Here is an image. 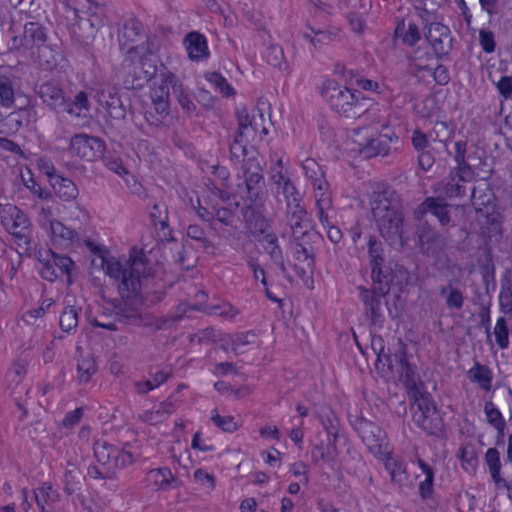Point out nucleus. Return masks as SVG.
Returning a JSON list of instances; mask_svg holds the SVG:
<instances>
[{"label": "nucleus", "mask_w": 512, "mask_h": 512, "mask_svg": "<svg viewBox=\"0 0 512 512\" xmlns=\"http://www.w3.org/2000/svg\"><path fill=\"white\" fill-rule=\"evenodd\" d=\"M321 96L332 110L346 118H365L371 123H380L377 105L362 96L360 91L342 86L336 80L326 79L323 82Z\"/></svg>", "instance_id": "nucleus-1"}, {"label": "nucleus", "mask_w": 512, "mask_h": 512, "mask_svg": "<svg viewBox=\"0 0 512 512\" xmlns=\"http://www.w3.org/2000/svg\"><path fill=\"white\" fill-rule=\"evenodd\" d=\"M36 93L42 104L52 112L67 113L77 120H85L86 123L92 118V102L85 90L77 91L72 97L66 93L61 82L48 79L38 85Z\"/></svg>", "instance_id": "nucleus-2"}, {"label": "nucleus", "mask_w": 512, "mask_h": 512, "mask_svg": "<svg viewBox=\"0 0 512 512\" xmlns=\"http://www.w3.org/2000/svg\"><path fill=\"white\" fill-rule=\"evenodd\" d=\"M371 210L381 236L403 244L404 213L399 195L392 189L375 193Z\"/></svg>", "instance_id": "nucleus-3"}, {"label": "nucleus", "mask_w": 512, "mask_h": 512, "mask_svg": "<svg viewBox=\"0 0 512 512\" xmlns=\"http://www.w3.org/2000/svg\"><path fill=\"white\" fill-rule=\"evenodd\" d=\"M410 411L413 423L426 435L438 439L445 437L444 420L438 413L437 406L430 393H424L421 399L410 401Z\"/></svg>", "instance_id": "nucleus-4"}, {"label": "nucleus", "mask_w": 512, "mask_h": 512, "mask_svg": "<svg viewBox=\"0 0 512 512\" xmlns=\"http://www.w3.org/2000/svg\"><path fill=\"white\" fill-rule=\"evenodd\" d=\"M241 175L238 180H242L237 187L245 201L266 202L267 189L264 178V168L256 156L248 157L241 165Z\"/></svg>", "instance_id": "nucleus-5"}, {"label": "nucleus", "mask_w": 512, "mask_h": 512, "mask_svg": "<svg viewBox=\"0 0 512 512\" xmlns=\"http://www.w3.org/2000/svg\"><path fill=\"white\" fill-rule=\"evenodd\" d=\"M143 261L133 259L130 264L123 265L115 258L102 257V268L105 273L115 280H120L118 290L123 298H130L131 292L140 287L139 275L143 272Z\"/></svg>", "instance_id": "nucleus-6"}, {"label": "nucleus", "mask_w": 512, "mask_h": 512, "mask_svg": "<svg viewBox=\"0 0 512 512\" xmlns=\"http://www.w3.org/2000/svg\"><path fill=\"white\" fill-rule=\"evenodd\" d=\"M416 235L420 252L432 258L436 265L444 266L448 260L446 254L448 238L427 220L419 222Z\"/></svg>", "instance_id": "nucleus-7"}, {"label": "nucleus", "mask_w": 512, "mask_h": 512, "mask_svg": "<svg viewBox=\"0 0 512 512\" xmlns=\"http://www.w3.org/2000/svg\"><path fill=\"white\" fill-rule=\"evenodd\" d=\"M84 16H78L73 25L70 38L72 45L88 52L94 33L101 27L104 18V7L99 4L90 5Z\"/></svg>", "instance_id": "nucleus-8"}, {"label": "nucleus", "mask_w": 512, "mask_h": 512, "mask_svg": "<svg viewBox=\"0 0 512 512\" xmlns=\"http://www.w3.org/2000/svg\"><path fill=\"white\" fill-rule=\"evenodd\" d=\"M109 443L107 440L99 439L93 445V453L97 463L104 465L117 475L118 470L124 469L134 463V455L127 451L125 447Z\"/></svg>", "instance_id": "nucleus-9"}, {"label": "nucleus", "mask_w": 512, "mask_h": 512, "mask_svg": "<svg viewBox=\"0 0 512 512\" xmlns=\"http://www.w3.org/2000/svg\"><path fill=\"white\" fill-rule=\"evenodd\" d=\"M293 238V257L298 263L295 265L297 274L303 278L307 274V269L313 273L315 269V249L313 243L320 238V234L315 230L306 229L301 235H295Z\"/></svg>", "instance_id": "nucleus-10"}, {"label": "nucleus", "mask_w": 512, "mask_h": 512, "mask_svg": "<svg viewBox=\"0 0 512 512\" xmlns=\"http://www.w3.org/2000/svg\"><path fill=\"white\" fill-rule=\"evenodd\" d=\"M357 290L359 291V299L363 304L364 315L369 320L370 327L382 329L385 323L384 307L387 306L385 298L389 292L364 286H359Z\"/></svg>", "instance_id": "nucleus-11"}, {"label": "nucleus", "mask_w": 512, "mask_h": 512, "mask_svg": "<svg viewBox=\"0 0 512 512\" xmlns=\"http://www.w3.org/2000/svg\"><path fill=\"white\" fill-rule=\"evenodd\" d=\"M68 153L86 162H94L106 151V142L98 136L85 132L71 136Z\"/></svg>", "instance_id": "nucleus-12"}, {"label": "nucleus", "mask_w": 512, "mask_h": 512, "mask_svg": "<svg viewBox=\"0 0 512 512\" xmlns=\"http://www.w3.org/2000/svg\"><path fill=\"white\" fill-rule=\"evenodd\" d=\"M46 257L40 253L38 262L40 264V276L49 282H54L63 275L67 277L68 284H71V273L75 263L67 255L57 254L51 249L46 251Z\"/></svg>", "instance_id": "nucleus-13"}, {"label": "nucleus", "mask_w": 512, "mask_h": 512, "mask_svg": "<svg viewBox=\"0 0 512 512\" xmlns=\"http://www.w3.org/2000/svg\"><path fill=\"white\" fill-rule=\"evenodd\" d=\"M423 34L436 59L448 61L453 50V37L450 28L440 22L426 23L423 27Z\"/></svg>", "instance_id": "nucleus-14"}, {"label": "nucleus", "mask_w": 512, "mask_h": 512, "mask_svg": "<svg viewBox=\"0 0 512 512\" xmlns=\"http://www.w3.org/2000/svg\"><path fill=\"white\" fill-rule=\"evenodd\" d=\"M143 39H146V50L152 53L153 42L147 35L145 25L136 17H129L122 25L118 33V42L121 50H126L127 53L134 52L138 44Z\"/></svg>", "instance_id": "nucleus-15"}, {"label": "nucleus", "mask_w": 512, "mask_h": 512, "mask_svg": "<svg viewBox=\"0 0 512 512\" xmlns=\"http://www.w3.org/2000/svg\"><path fill=\"white\" fill-rule=\"evenodd\" d=\"M454 205L448 203L440 196L426 197L414 210V219L418 222L425 221L427 214L433 215L441 227L454 226L450 209Z\"/></svg>", "instance_id": "nucleus-16"}, {"label": "nucleus", "mask_w": 512, "mask_h": 512, "mask_svg": "<svg viewBox=\"0 0 512 512\" xmlns=\"http://www.w3.org/2000/svg\"><path fill=\"white\" fill-rule=\"evenodd\" d=\"M1 223L6 231L18 240L30 243V220L28 216L16 205L7 204L1 209Z\"/></svg>", "instance_id": "nucleus-17"}, {"label": "nucleus", "mask_w": 512, "mask_h": 512, "mask_svg": "<svg viewBox=\"0 0 512 512\" xmlns=\"http://www.w3.org/2000/svg\"><path fill=\"white\" fill-rule=\"evenodd\" d=\"M142 271L139 275L140 287L135 292H131L130 298L140 297L145 303L155 305L165 298L167 289L171 287V284L162 278L145 274V265Z\"/></svg>", "instance_id": "nucleus-18"}, {"label": "nucleus", "mask_w": 512, "mask_h": 512, "mask_svg": "<svg viewBox=\"0 0 512 512\" xmlns=\"http://www.w3.org/2000/svg\"><path fill=\"white\" fill-rule=\"evenodd\" d=\"M349 423L361 437L370 452L374 454L382 453L384 442L383 430L376 423L363 416H350Z\"/></svg>", "instance_id": "nucleus-19"}, {"label": "nucleus", "mask_w": 512, "mask_h": 512, "mask_svg": "<svg viewBox=\"0 0 512 512\" xmlns=\"http://www.w3.org/2000/svg\"><path fill=\"white\" fill-rule=\"evenodd\" d=\"M265 203L245 201L241 208L245 227L255 237L266 234L271 227L270 221L265 215Z\"/></svg>", "instance_id": "nucleus-20"}, {"label": "nucleus", "mask_w": 512, "mask_h": 512, "mask_svg": "<svg viewBox=\"0 0 512 512\" xmlns=\"http://www.w3.org/2000/svg\"><path fill=\"white\" fill-rule=\"evenodd\" d=\"M135 298H123L116 300L114 304V313L116 319L125 325L133 326H154L156 330L164 328L166 320L160 318L154 322H147L145 317L141 315L137 307L132 305L129 301Z\"/></svg>", "instance_id": "nucleus-21"}, {"label": "nucleus", "mask_w": 512, "mask_h": 512, "mask_svg": "<svg viewBox=\"0 0 512 512\" xmlns=\"http://www.w3.org/2000/svg\"><path fill=\"white\" fill-rule=\"evenodd\" d=\"M271 190L275 197L282 195L286 206L302 202L303 197L290 176L281 169L271 168L269 173Z\"/></svg>", "instance_id": "nucleus-22"}, {"label": "nucleus", "mask_w": 512, "mask_h": 512, "mask_svg": "<svg viewBox=\"0 0 512 512\" xmlns=\"http://www.w3.org/2000/svg\"><path fill=\"white\" fill-rule=\"evenodd\" d=\"M49 39V29L38 21H28L23 26V35L14 36L13 42L25 49L40 48Z\"/></svg>", "instance_id": "nucleus-23"}, {"label": "nucleus", "mask_w": 512, "mask_h": 512, "mask_svg": "<svg viewBox=\"0 0 512 512\" xmlns=\"http://www.w3.org/2000/svg\"><path fill=\"white\" fill-rule=\"evenodd\" d=\"M97 103L102 106L106 111L108 116L117 121H123L126 119L127 108L118 92H116L113 88L101 89L97 92L96 95Z\"/></svg>", "instance_id": "nucleus-24"}, {"label": "nucleus", "mask_w": 512, "mask_h": 512, "mask_svg": "<svg viewBox=\"0 0 512 512\" xmlns=\"http://www.w3.org/2000/svg\"><path fill=\"white\" fill-rule=\"evenodd\" d=\"M397 373L400 375L410 401L421 399L424 393H429L425 383L417 373L416 366L409 363V361L401 369H397Z\"/></svg>", "instance_id": "nucleus-25"}, {"label": "nucleus", "mask_w": 512, "mask_h": 512, "mask_svg": "<svg viewBox=\"0 0 512 512\" xmlns=\"http://www.w3.org/2000/svg\"><path fill=\"white\" fill-rule=\"evenodd\" d=\"M395 132L391 134H379L376 137L367 139L364 143H359V153L364 158H373L376 156H387L390 153V144L398 141Z\"/></svg>", "instance_id": "nucleus-26"}, {"label": "nucleus", "mask_w": 512, "mask_h": 512, "mask_svg": "<svg viewBox=\"0 0 512 512\" xmlns=\"http://www.w3.org/2000/svg\"><path fill=\"white\" fill-rule=\"evenodd\" d=\"M27 373V363L25 360L17 359L13 362L11 368L7 371L5 381L7 388L10 390V396L14 398L16 406L22 411V416L19 418L22 420L27 416V410L21 403L20 397L16 396L17 390L20 388V384L25 378Z\"/></svg>", "instance_id": "nucleus-27"}, {"label": "nucleus", "mask_w": 512, "mask_h": 512, "mask_svg": "<svg viewBox=\"0 0 512 512\" xmlns=\"http://www.w3.org/2000/svg\"><path fill=\"white\" fill-rule=\"evenodd\" d=\"M183 46L193 62L206 61L210 57L207 38L198 31L187 33L183 39Z\"/></svg>", "instance_id": "nucleus-28"}, {"label": "nucleus", "mask_w": 512, "mask_h": 512, "mask_svg": "<svg viewBox=\"0 0 512 512\" xmlns=\"http://www.w3.org/2000/svg\"><path fill=\"white\" fill-rule=\"evenodd\" d=\"M169 72L170 71L161 64V83L158 86L153 87L150 92L152 109H154L156 113H160L162 115H169L170 111L169 88H171V86L169 83H166V75Z\"/></svg>", "instance_id": "nucleus-29"}, {"label": "nucleus", "mask_w": 512, "mask_h": 512, "mask_svg": "<svg viewBox=\"0 0 512 512\" xmlns=\"http://www.w3.org/2000/svg\"><path fill=\"white\" fill-rule=\"evenodd\" d=\"M145 480L155 490L164 492L178 488L181 484V481L174 476L169 467L150 469L146 473Z\"/></svg>", "instance_id": "nucleus-30"}, {"label": "nucleus", "mask_w": 512, "mask_h": 512, "mask_svg": "<svg viewBox=\"0 0 512 512\" xmlns=\"http://www.w3.org/2000/svg\"><path fill=\"white\" fill-rule=\"evenodd\" d=\"M236 215L234 211L228 207H214V219L211 223V230L223 238H229L233 235L230 228L236 229Z\"/></svg>", "instance_id": "nucleus-31"}, {"label": "nucleus", "mask_w": 512, "mask_h": 512, "mask_svg": "<svg viewBox=\"0 0 512 512\" xmlns=\"http://www.w3.org/2000/svg\"><path fill=\"white\" fill-rule=\"evenodd\" d=\"M418 467L421 469L424 474V480L420 481L418 485L419 497L422 501L434 505L437 504L435 499V490H434V479H435V468L428 464L425 460L418 457L416 460Z\"/></svg>", "instance_id": "nucleus-32"}, {"label": "nucleus", "mask_w": 512, "mask_h": 512, "mask_svg": "<svg viewBox=\"0 0 512 512\" xmlns=\"http://www.w3.org/2000/svg\"><path fill=\"white\" fill-rule=\"evenodd\" d=\"M384 467L393 484L398 487L406 485L409 475L407 472V465L403 460L394 457L391 453H388L384 458Z\"/></svg>", "instance_id": "nucleus-33"}, {"label": "nucleus", "mask_w": 512, "mask_h": 512, "mask_svg": "<svg viewBox=\"0 0 512 512\" xmlns=\"http://www.w3.org/2000/svg\"><path fill=\"white\" fill-rule=\"evenodd\" d=\"M484 463L488 467L491 479L497 486H503L508 490L511 489V485L506 479L501 477V458L500 452L496 447L489 448L484 455Z\"/></svg>", "instance_id": "nucleus-34"}, {"label": "nucleus", "mask_w": 512, "mask_h": 512, "mask_svg": "<svg viewBox=\"0 0 512 512\" xmlns=\"http://www.w3.org/2000/svg\"><path fill=\"white\" fill-rule=\"evenodd\" d=\"M166 83L170 84L172 93L181 108L187 113H193L196 110V105L192 101L188 91L184 88L181 80L173 72H169L166 75Z\"/></svg>", "instance_id": "nucleus-35"}, {"label": "nucleus", "mask_w": 512, "mask_h": 512, "mask_svg": "<svg viewBox=\"0 0 512 512\" xmlns=\"http://www.w3.org/2000/svg\"><path fill=\"white\" fill-rule=\"evenodd\" d=\"M307 215L306 209L301 205V202L286 206V219L292 231V237L301 235L306 229H310L309 225L305 222L304 218Z\"/></svg>", "instance_id": "nucleus-36"}, {"label": "nucleus", "mask_w": 512, "mask_h": 512, "mask_svg": "<svg viewBox=\"0 0 512 512\" xmlns=\"http://www.w3.org/2000/svg\"><path fill=\"white\" fill-rule=\"evenodd\" d=\"M33 493L40 512H53L47 505L60 500V493L50 482H43L40 487L33 490Z\"/></svg>", "instance_id": "nucleus-37"}, {"label": "nucleus", "mask_w": 512, "mask_h": 512, "mask_svg": "<svg viewBox=\"0 0 512 512\" xmlns=\"http://www.w3.org/2000/svg\"><path fill=\"white\" fill-rule=\"evenodd\" d=\"M260 242L266 253L269 254L271 261L282 271H286L283 251L279 245L278 237L273 232H267L262 235Z\"/></svg>", "instance_id": "nucleus-38"}, {"label": "nucleus", "mask_w": 512, "mask_h": 512, "mask_svg": "<svg viewBox=\"0 0 512 512\" xmlns=\"http://www.w3.org/2000/svg\"><path fill=\"white\" fill-rule=\"evenodd\" d=\"M37 57L40 66L44 70L55 69L63 59L59 46L57 44H48V42L37 48Z\"/></svg>", "instance_id": "nucleus-39"}, {"label": "nucleus", "mask_w": 512, "mask_h": 512, "mask_svg": "<svg viewBox=\"0 0 512 512\" xmlns=\"http://www.w3.org/2000/svg\"><path fill=\"white\" fill-rule=\"evenodd\" d=\"M50 231L53 242L60 245H69L80 241L79 233L72 228L66 227L58 220H50Z\"/></svg>", "instance_id": "nucleus-40"}, {"label": "nucleus", "mask_w": 512, "mask_h": 512, "mask_svg": "<svg viewBox=\"0 0 512 512\" xmlns=\"http://www.w3.org/2000/svg\"><path fill=\"white\" fill-rule=\"evenodd\" d=\"M371 278L373 281V289L379 291L389 292L390 286L393 282L392 268L387 263L383 262L382 265L371 266Z\"/></svg>", "instance_id": "nucleus-41"}, {"label": "nucleus", "mask_w": 512, "mask_h": 512, "mask_svg": "<svg viewBox=\"0 0 512 512\" xmlns=\"http://www.w3.org/2000/svg\"><path fill=\"white\" fill-rule=\"evenodd\" d=\"M468 180L462 178V176H456L453 173H449L442 181V191L445 196L449 199L462 198L466 195V183Z\"/></svg>", "instance_id": "nucleus-42"}, {"label": "nucleus", "mask_w": 512, "mask_h": 512, "mask_svg": "<svg viewBox=\"0 0 512 512\" xmlns=\"http://www.w3.org/2000/svg\"><path fill=\"white\" fill-rule=\"evenodd\" d=\"M82 472L79 467L71 460L66 462L63 476V490L67 495H73L81 489Z\"/></svg>", "instance_id": "nucleus-43"}, {"label": "nucleus", "mask_w": 512, "mask_h": 512, "mask_svg": "<svg viewBox=\"0 0 512 512\" xmlns=\"http://www.w3.org/2000/svg\"><path fill=\"white\" fill-rule=\"evenodd\" d=\"M51 186L55 194L65 202L75 201L79 195L77 185L71 179L63 176L56 177Z\"/></svg>", "instance_id": "nucleus-44"}, {"label": "nucleus", "mask_w": 512, "mask_h": 512, "mask_svg": "<svg viewBox=\"0 0 512 512\" xmlns=\"http://www.w3.org/2000/svg\"><path fill=\"white\" fill-rule=\"evenodd\" d=\"M467 374L468 378L472 382L477 383L484 391H489L491 389L493 372L487 365L475 361L473 367L468 370Z\"/></svg>", "instance_id": "nucleus-45"}, {"label": "nucleus", "mask_w": 512, "mask_h": 512, "mask_svg": "<svg viewBox=\"0 0 512 512\" xmlns=\"http://www.w3.org/2000/svg\"><path fill=\"white\" fill-rule=\"evenodd\" d=\"M439 295L445 300L447 309L449 310H461L464 305V295L462 291L454 287L452 283L442 285L439 288Z\"/></svg>", "instance_id": "nucleus-46"}, {"label": "nucleus", "mask_w": 512, "mask_h": 512, "mask_svg": "<svg viewBox=\"0 0 512 512\" xmlns=\"http://www.w3.org/2000/svg\"><path fill=\"white\" fill-rule=\"evenodd\" d=\"M395 36L401 38L403 44L414 47L421 39V31L414 22H409L405 28L404 20L399 22L395 28Z\"/></svg>", "instance_id": "nucleus-47"}, {"label": "nucleus", "mask_w": 512, "mask_h": 512, "mask_svg": "<svg viewBox=\"0 0 512 512\" xmlns=\"http://www.w3.org/2000/svg\"><path fill=\"white\" fill-rule=\"evenodd\" d=\"M139 64L143 76H138L132 80L131 86L133 88H142L152 78H154L159 71L154 59L142 57Z\"/></svg>", "instance_id": "nucleus-48"}, {"label": "nucleus", "mask_w": 512, "mask_h": 512, "mask_svg": "<svg viewBox=\"0 0 512 512\" xmlns=\"http://www.w3.org/2000/svg\"><path fill=\"white\" fill-rule=\"evenodd\" d=\"M204 78L223 97H233L236 94V90L221 73L216 71L205 72Z\"/></svg>", "instance_id": "nucleus-49"}, {"label": "nucleus", "mask_w": 512, "mask_h": 512, "mask_svg": "<svg viewBox=\"0 0 512 512\" xmlns=\"http://www.w3.org/2000/svg\"><path fill=\"white\" fill-rule=\"evenodd\" d=\"M305 177L310 181L311 185L318 184L321 187L325 178L323 167L312 158L305 159L301 164Z\"/></svg>", "instance_id": "nucleus-50"}, {"label": "nucleus", "mask_w": 512, "mask_h": 512, "mask_svg": "<svg viewBox=\"0 0 512 512\" xmlns=\"http://www.w3.org/2000/svg\"><path fill=\"white\" fill-rule=\"evenodd\" d=\"M369 265H382L386 261L385 249L382 241L375 235H370L367 242Z\"/></svg>", "instance_id": "nucleus-51"}, {"label": "nucleus", "mask_w": 512, "mask_h": 512, "mask_svg": "<svg viewBox=\"0 0 512 512\" xmlns=\"http://www.w3.org/2000/svg\"><path fill=\"white\" fill-rule=\"evenodd\" d=\"M81 308L74 305L66 306L59 317V326L63 332L71 333L78 326V316Z\"/></svg>", "instance_id": "nucleus-52"}, {"label": "nucleus", "mask_w": 512, "mask_h": 512, "mask_svg": "<svg viewBox=\"0 0 512 512\" xmlns=\"http://www.w3.org/2000/svg\"><path fill=\"white\" fill-rule=\"evenodd\" d=\"M11 122L15 123L16 129H19L23 126H29L31 123L36 122L37 120V111L35 108L31 106H26L19 108L17 111H14L8 116Z\"/></svg>", "instance_id": "nucleus-53"}, {"label": "nucleus", "mask_w": 512, "mask_h": 512, "mask_svg": "<svg viewBox=\"0 0 512 512\" xmlns=\"http://www.w3.org/2000/svg\"><path fill=\"white\" fill-rule=\"evenodd\" d=\"M438 133L433 129L429 134H426L421 129L416 128L411 135V144L416 152L428 150L431 148L430 140H436Z\"/></svg>", "instance_id": "nucleus-54"}, {"label": "nucleus", "mask_w": 512, "mask_h": 512, "mask_svg": "<svg viewBox=\"0 0 512 512\" xmlns=\"http://www.w3.org/2000/svg\"><path fill=\"white\" fill-rule=\"evenodd\" d=\"M247 142V140L244 141V136L235 135L229 146L230 160L232 162L243 164L247 160Z\"/></svg>", "instance_id": "nucleus-55"}, {"label": "nucleus", "mask_w": 512, "mask_h": 512, "mask_svg": "<svg viewBox=\"0 0 512 512\" xmlns=\"http://www.w3.org/2000/svg\"><path fill=\"white\" fill-rule=\"evenodd\" d=\"M102 160L104 166L110 170L111 172L117 174L121 178L125 179V176L129 175L128 169L124 166L123 161L120 156L115 153L108 152L103 156L99 157Z\"/></svg>", "instance_id": "nucleus-56"}, {"label": "nucleus", "mask_w": 512, "mask_h": 512, "mask_svg": "<svg viewBox=\"0 0 512 512\" xmlns=\"http://www.w3.org/2000/svg\"><path fill=\"white\" fill-rule=\"evenodd\" d=\"M333 449L325 444L323 441L313 446L311 450V458L315 464H319L321 461L332 463L335 461L336 456Z\"/></svg>", "instance_id": "nucleus-57"}, {"label": "nucleus", "mask_w": 512, "mask_h": 512, "mask_svg": "<svg viewBox=\"0 0 512 512\" xmlns=\"http://www.w3.org/2000/svg\"><path fill=\"white\" fill-rule=\"evenodd\" d=\"M152 224L160 230L168 228V211L164 203H154L149 212Z\"/></svg>", "instance_id": "nucleus-58"}, {"label": "nucleus", "mask_w": 512, "mask_h": 512, "mask_svg": "<svg viewBox=\"0 0 512 512\" xmlns=\"http://www.w3.org/2000/svg\"><path fill=\"white\" fill-rule=\"evenodd\" d=\"M384 358L392 365V371L401 369L408 362L406 344L399 339L398 348L393 354L387 353Z\"/></svg>", "instance_id": "nucleus-59"}, {"label": "nucleus", "mask_w": 512, "mask_h": 512, "mask_svg": "<svg viewBox=\"0 0 512 512\" xmlns=\"http://www.w3.org/2000/svg\"><path fill=\"white\" fill-rule=\"evenodd\" d=\"M186 235L190 239L197 241L200 244V247L205 250L214 247L212 241H210L206 237L205 230L198 224L188 225V227L186 229Z\"/></svg>", "instance_id": "nucleus-60"}, {"label": "nucleus", "mask_w": 512, "mask_h": 512, "mask_svg": "<svg viewBox=\"0 0 512 512\" xmlns=\"http://www.w3.org/2000/svg\"><path fill=\"white\" fill-rule=\"evenodd\" d=\"M211 421L224 432L233 433L238 429V424L233 416H221L216 409L211 412Z\"/></svg>", "instance_id": "nucleus-61"}, {"label": "nucleus", "mask_w": 512, "mask_h": 512, "mask_svg": "<svg viewBox=\"0 0 512 512\" xmlns=\"http://www.w3.org/2000/svg\"><path fill=\"white\" fill-rule=\"evenodd\" d=\"M457 456L460 458L462 465L474 469L478 463L477 453L471 443L463 445L459 448Z\"/></svg>", "instance_id": "nucleus-62"}, {"label": "nucleus", "mask_w": 512, "mask_h": 512, "mask_svg": "<svg viewBox=\"0 0 512 512\" xmlns=\"http://www.w3.org/2000/svg\"><path fill=\"white\" fill-rule=\"evenodd\" d=\"M96 371V363L91 358L82 359L77 364L78 379L80 383H88Z\"/></svg>", "instance_id": "nucleus-63"}, {"label": "nucleus", "mask_w": 512, "mask_h": 512, "mask_svg": "<svg viewBox=\"0 0 512 512\" xmlns=\"http://www.w3.org/2000/svg\"><path fill=\"white\" fill-rule=\"evenodd\" d=\"M509 278L502 279L499 301L501 309L504 313L512 310V287Z\"/></svg>", "instance_id": "nucleus-64"}]
</instances>
